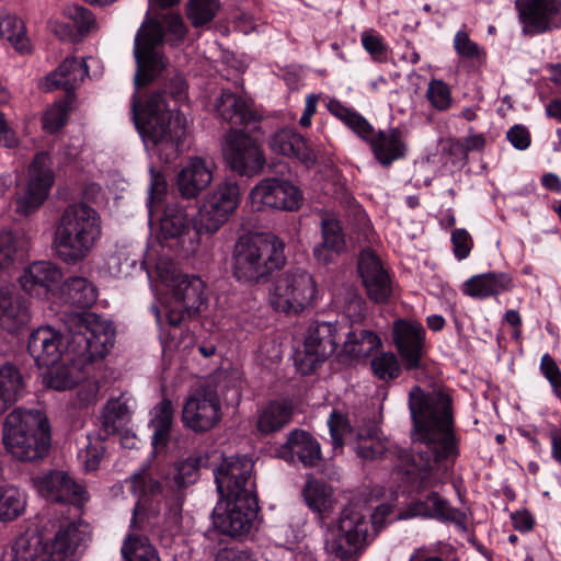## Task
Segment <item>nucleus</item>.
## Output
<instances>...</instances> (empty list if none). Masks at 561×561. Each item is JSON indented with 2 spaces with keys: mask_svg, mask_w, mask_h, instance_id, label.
<instances>
[{
  "mask_svg": "<svg viewBox=\"0 0 561 561\" xmlns=\"http://www.w3.org/2000/svg\"><path fill=\"white\" fill-rule=\"evenodd\" d=\"M291 417V407L286 401H273L257 415L256 428L262 434H271L283 428Z\"/></svg>",
  "mask_w": 561,
  "mask_h": 561,
  "instance_id": "37",
  "label": "nucleus"
},
{
  "mask_svg": "<svg viewBox=\"0 0 561 561\" xmlns=\"http://www.w3.org/2000/svg\"><path fill=\"white\" fill-rule=\"evenodd\" d=\"M61 283V271L47 261H37L30 264L20 277V285L25 293L47 300L57 298Z\"/></svg>",
  "mask_w": 561,
  "mask_h": 561,
  "instance_id": "23",
  "label": "nucleus"
},
{
  "mask_svg": "<svg viewBox=\"0 0 561 561\" xmlns=\"http://www.w3.org/2000/svg\"><path fill=\"white\" fill-rule=\"evenodd\" d=\"M353 134L367 144L376 161L383 168H390L394 161L404 159L408 146L400 128H390L388 133L377 130L360 113L353 110Z\"/></svg>",
  "mask_w": 561,
  "mask_h": 561,
  "instance_id": "13",
  "label": "nucleus"
},
{
  "mask_svg": "<svg viewBox=\"0 0 561 561\" xmlns=\"http://www.w3.org/2000/svg\"><path fill=\"white\" fill-rule=\"evenodd\" d=\"M268 148L275 154L293 158L310 168L317 157L307 140L293 129L283 128L275 131L267 141Z\"/></svg>",
  "mask_w": 561,
  "mask_h": 561,
  "instance_id": "26",
  "label": "nucleus"
},
{
  "mask_svg": "<svg viewBox=\"0 0 561 561\" xmlns=\"http://www.w3.org/2000/svg\"><path fill=\"white\" fill-rule=\"evenodd\" d=\"M144 265L158 302L152 310L160 340L165 347L176 348L181 323L185 317L199 313L205 305L204 283L197 276L182 273L170 248H147Z\"/></svg>",
  "mask_w": 561,
  "mask_h": 561,
  "instance_id": "1",
  "label": "nucleus"
},
{
  "mask_svg": "<svg viewBox=\"0 0 561 561\" xmlns=\"http://www.w3.org/2000/svg\"><path fill=\"white\" fill-rule=\"evenodd\" d=\"M426 99L431 106L445 112L451 106L453 96L449 85L440 79H432L426 91Z\"/></svg>",
  "mask_w": 561,
  "mask_h": 561,
  "instance_id": "53",
  "label": "nucleus"
},
{
  "mask_svg": "<svg viewBox=\"0 0 561 561\" xmlns=\"http://www.w3.org/2000/svg\"><path fill=\"white\" fill-rule=\"evenodd\" d=\"M253 462L245 456H230L215 470V480L221 497L256 496L252 477Z\"/></svg>",
  "mask_w": 561,
  "mask_h": 561,
  "instance_id": "14",
  "label": "nucleus"
},
{
  "mask_svg": "<svg viewBox=\"0 0 561 561\" xmlns=\"http://www.w3.org/2000/svg\"><path fill=\"white\" fill-rule=\"evenodd\" d=\"M512 288V279L506 274L488 273L469 278L463 285V293L476 298L499 295Z\"/></svg>",
  "mask_w": 561,
  "mask_h": 561,
  "instance_id": "36",
  "label": "nucleus"
},
{
  "mask_svg": "<svg viewBox=\"0 0 561 561\" xmlns=\"http://www.w3.org/2000/svg\"><path fill=\"white\" fill-rule=\"evenodd\" d=\"M353 245H374L378 242L377 233L371 221L362 207V205L353 197Z\"/></svg>",
  "mask_w": 561,
  "mask_h": 561,
  "instance_id": "46",
  "label": "nucleus"
},
{
  "mask_svg": "<svg viewBox=\"0 0 561 561\" xmlns=\"http://www.w3.org/2000/svg\"><path fill=\"white\" fill-rule=\"evenodd\" d=\"M115 330L112 323L93 314L79 319L75 331H70L67 347L44 376L46 387L65 391L85 379L90 364L106 356L114 344Z\"/></svg>",
  "mask_w": 561,
  "mask_h": 561,
  "instance_id": "3",
  "label": "nucleus"
},
{
  "mask_svg": "<svg viewBox=\"0 0 561 561\" xmlns=\"http://www.w3.org/2000/svg\"><path fill=\"white\" fill-rule=\"evenodd\" d=\"M2 438L7 451L15 459H41L50 445L47 419L39 411L14 410L5 419Z\"/></svg>",
  "mask_w": 561,
  "mask_h": 561,
  "instance_id": "6",
  "label": "nucleus"
},
{
  "mask_svg": "<svg viewBox=\"0 0 561 561\" xmlns=\"http://www.w3.org/2000/svg\"><path fill=\"white\" fill-rule=\"evenodd\" d=\"M325 549L330 554L346 560L351 551V512L344 507L336 522L331 524L325 534Z\"/></svg>",
  "mask_w": 561,
  "mask_h": 561,
  "instance_id": "32",
  "label": "nucleus"
},
{
  "mask_svg": "<svg viewBox=\"0 0 561 561\" xmlns=\"http://www.w3.org/2000/svg\"><path fill=\"white\" fill-rule=\"evenodd\" d=\"M370 367L374 375L386 382L398 378L402 371L399 359L392 352H383L375 356L370 360Z\"/></svg>",
  "mask_w": 561,
  "mask_h": 561,
  "instance_id": "49",
  "label": "nucleus"
},
{
  "mask_svg": "<svg viewBox=\"0 0 561 561\" xmlns=\"http://www.w3.org/2000/svg\"><path fill=\"white\" fill-rule=\"evenodd\" d=\"M392 340L407 370L423 368L425 329L420 322L396 320L392 325Z\"/></svg>",
  "mask_w": 561,
  "mask_h": 561,
  "instance_id": "21",
  "label": "nucleus"
},
{
  "mask_svg": "<svg viewBox=\"0 0 561 561\" xmlns=\"http://www.w3.org/2000/svg\"><path fill=\"white\" fill-rule=\"evenodd\" d=\"M278 456L287 461H295V457H297L305 467H314L321 460V448L309 433L295 430L290 432L287 442L280 447Z\"/></svg>",
  "mask_w": 561,
  "mask_h": 561,
  "instance_id": "29",
  "label": "nucleus"
},
{
  "mask_svg": "<svg viewBox=\"0 0 561 561\" xmlns=\"http://www.w3.org/2000/svg\"><path fill=\"white\" fill-rule=\"evenodd\" d=\"M454 49L462 59L472 60L478 64L485 62L486 53L484 48L473 42L465 31H458L455 34Z\"/></svg>",
  "mask_w": 561,
  "mask_h": 561,
  "instance_id": "50",
  "label": "nucleus"
},
{
  "mask_svg": "<svg viewBox=\"0 0 561 561\" xmlns=\"http://www.w3.org/2000/svg\"><path fill=\"white\" fill-rule=\"evenodd\" d=\"M61 345L60 333L56 329L45 325L31 333L27 350L38 366H49L62 355Z\"/></svg>",
  "mask_w": 561,
  "mask_h": 561,
  "instance_id": "28",
  "label": "nucleus"
},
{
  "mask_svg": "<svg viewBox=\"0 0 561 561\" xmlns=\"http://www.w3.org/2000/svg\"><path fill=\"white\" fill-rule=\"evenodd\" d=\"M128 407L119 399L110 400L103 412V423L106 427L115 428L119 423L126 420Z\"/></svg>",
  "mask_w": 561,
  "mask_h": 561,
  "instance_id": "59",
  "label": "nucleus"
},
{
  "mask_svg": "<svg viewBox=\"0 0 561 561\" xmlns=\"http://www.w3.org/2000/svg\"><path fill=\"white\" fill-rule=\"evenodd\" d=\"M221 419V404L216 391L198 389L191 393L182 410L184 425L194 432H206Z\"/></svg>",
  "mask_w": 561,
  "mask_h": 561,
  "instance_id": "20",
  "label": "nucleus"
},
{
  "mask_svg": "<svg viewBox=\"0 0 561 561\" xmlns=\"http://www.w3.org/2000/svg\"><path fill=\"white\" fill-rule=\"evenodd\" d=\"M99 389V383L95 380L87 379L78 390L73 405L76 408H85L95 403Z\"/></svg>",
  "mask_w": 561,
  "mask_h": 561,
  "instance_id": "63",
  "label": "nucleus"
},
{
  "mask_svg": "<svg viewBox=\"0 0 561 561\" xmlns=\"http://www.w3.org/2000/svg\"><path fill=\"white\" fill-rule=\"evenodd\" d=\"M214 111L224 121L231 124H243L254 116L250 103L240 95L222 91L214 102Z\"/></svg>",
  "mask_w": 561,
  "mask_h": 561,
  "instance_id": "33",
  "label": "nucleus"
},
{
  "mask_svg": "<svg viewBox=\"0 0 561 561\" xmlns=\"http://www.w3.org/2000/svg\"><path fill=\"white\" fill-rule=\"evenodd\" d=\"M357 456L364 460H375L383 455L386 447L377 436L376 424L368 421L356 435V445L353 446Z\"/></svg>",
  "mask_w": 561,
  "mask_h": 561,
  "instance_id": "42",
  "label": "nucleus"
},
{
  "mask_svg": "<svg viewBox=\"0 0 561 561\" xmlns=\"http://www.w3.org/2000/svg\"><path fill=\"white\" fill-rule=\"evenodd\" d=\"M0 38L9 42L20 53L30 50L24 23L15 15L0 12Z\"/></svg>",
  "mask_w": 561,
  "mask_h": 561,
  "instance_id": "43",
  "label": "nucleus"
},
{
  "mask_svg": "<svg viewBox=\"0 0 561 561\" xmlns=\"http://www.w3.org/2000/svg\"><path fill=\"white\" fill-rule=\"evenodd\" d=\"M96 288L83 277H72L61 283L58 298L79 306L89 307L96 300Z\"/></svg>",
  "mask_w": 561,
  "mask_h": 561,
  "instance_id": "38",
  "label": "nucleus"
},
{
  "mask_svg": "<svg viewBox=\"0 0 561 561\" xmlns=\"http://www.w3.org/2000/svg\"><path fill=\"white\" fill-rule=\"evenodd\" d=\"M54 183L51 161L47 153H37L30 165L28 181L16 198V211L27 216L47 198Z\"/></svg>",
  "mask_w": 561,
  "mask_h": 561,
  "instance_id": "16",
  "label": "nucleus"
},
{
  "mask_svg": "<svg viewBox=\"0 0 561 561\" xmlns=\"http://www.w3.org/2000/svg\"><path fill=\"white\" fill-rule=\"evenodd\" d=\"M89 538L88 525L82 523H68L57 530L45 559L68 561Z\"/></svg>",
  "mask_w": 561,
  "mask_h": 561,
  "instance_id": "30",
  "label": "nucleus"
},
{
  "mask_svg": "<svg viewBox=\"0 0 561 561\" xmlns=\"http://www.w3.org/2000/svg\"><path fill=\"white\" fill-rule=\"evenodd\" d=\"M285 240H279L274 233L247 224L239 229L236 245H285Z\"/></svg>",
  "mask_w": 561,
  "mask_h": 561,
  "instance_id": "47",
  "label": "nucleus"
},
{
  "mask_svg": "<svg viewBox=\"0 0 561 561\" xmlns=\"http://www.w3.org/2000/svg\"><path fill=\"white\" fill-rule=\"evenodd\" d=\"M540 369L543 376L550 381L556 393L561 398V371L556 360L549 354L542 356Z\"/></svg>",
  "mask_w": 561,
  "mask_h": 561,
  "instance_id": "62",
  "label": "nucleus"
},
{
  "mask_svg": "<svg viewBox=\"0 0 561 561\" xmlns=\"http://www.w3.org/2000/svg\"><path fill=\"white\" fill-rule=\"evenodd\" d=\"M219 9L217 0H191L187 5V16L194 26L210 22Z\"/></svg>",
  "mask_w": 561,
  "mask_h": 561,
  "instance_id": "52",
  "label": "nucleus"
},
{
  "mask_svg": "<svg viewBox=\"0 0 561 561\" xmlns=\"http://www.w3.org/2000/svg\"><path fill=\"white\" fill-rule=\"evenodd\" d=\"M201 466H203L202 459L190 457L178 465L174 477L172 479L167 478L163 488L160 482L151 477L147 469H141L133 474L129 478V485L131 492L138 496V502L134 508L131 526L135 525L137 515L145 511L142 500H145L147 495H154L160 492L164 493L165 497L172 501L173 507L171 508V514L174 523H176L181 511V491L187 484L196 480L197 470Z\"/></svg>",
  "mask_w": 561,
  "mask_h": 561,
  "instance_id": "7",
  "label": "nucleus"
},
{
  "mask_svg": "<svg viewBox=\"0 0 561 561\" xmlns=\"http://www.w3.org/2000/svg\"><path fill=\"white\" fill-rule=\"evenodd\" d=\"M523 34L541 35L561 28V0H516Z\"/></svg>",
  "mask_w": 561,
  "mask_h": 561,
  "instance_id": "17",
  "label": "nucleus"
},
{
  "mask_svg": "<svg viewBox=\"0 0 561 561\" xmlns=\"http://www.w3.org/2000/svg\"><path fill=\"white\" fill-rule=\"evenodd\" d=\"M215 164L202 157L190 158L176 175V187L184 198H196L214 180Z\"/></svg>",
  "mask_w": 561,
  "mask_h": 561,
  "instance_id": "25",
  "label": "nucleus"
},
{
  "mask_svg": "<svg viewBox=\"0 0 561 561\" xmlns=\"http://www.w3.org/2000/svg\"><path fill=\"white\" fill-rule=\"evenodd\" d=\"M222 153L231 170L241 175L256 174L265 164L264 154L257 144L237 130L227 134Z\"/></svg>",
  "mask_w": 561,
  "mask_h": 561,
  "instance_id": "19",
  "label": "nucleus"
},
{
  "mask_svg": "<svg viewBox=\"0 0 561 561\" xmlns=\"http://www.w3.org/2000/svg\"><path fill=\"white\" fill-rule=\"evenodd\" d=\"M358 274L366 294L376 304H385L392 295V282L382 262L371 248L362 251Z\"/></svg>",
  "mask_w": 561,
  "mask_h": 561,
  "instance_id": "22",
  "label": "nucleus"
},
{
  "mask_svg": "<svg viewBox=\"0 0 561 561\" xmlns=\"http://www.w3.org/2000/svg\"><path fill=\"white\" fill-rule=\"evenodd\" d=\"M102 236L101 217L84 203L69 205L55 232V245H93Z\"/></svg>",
  "mask_w": 561,
  "mask_h": 561,
  "instance_id": "10",
  "label": "nucleus"
},
{
  "mask_svg": "<svg viewBox=\"0 0 561 561\" xmlns=\"http://www.w3.org/2000/svg\"><path fill=\"white\" fill-rule=\"evenodd\" d=\"M409 409L413 422L412 438L422 447L417 450L420 470L430 471L443 460L458 455L454 433L453 402L442 390L424 391L414 386L409 392Z\"/></svg>",
  "mask_w": 561,
  "mask_h": 561,
  "instance_id": "2",
  "label": "nucleus"
},
{
  "mask_svg": "<svg viewBox=\"0 0 561 561\" xmlns=\"http://www.w3.org/2000/svg\"><path fill=\"white\" fill-rule=\"evenodd\" d=\"M164 30L169 41L176 43L184 38L186 27L179 14H165L161 20L146 18L135 36L134 56L137 64L135 84L145 85L158 76L165 67L163 56L159 51Z\"/></svg>",
  "mask_w": 561,
  "mask_h": 561,
  "instance_id": "5",
  "label": "nucleus"
},
{
  "mask_svg": "<svg viewBox=\"0 0 561 561\" xmlns=\"http://www.w3.org/2000/svg\"><path fill=\"white\" fill-rule=\"evenodd\" d=\"M473 128H469V133H472ZM486 140L483 134H470L469 136L457 140L455 148L458 152L467 156L472 151H482L485 148Z\"/></svg>",
  "mask_w": 561,
  "mask_h": 561,
  "instance_id": "64",
  "label": "nucleus"
},
{
  "mask_svg": "<svg viewBox=\"0 0 561 561\" xmlns=\"http://www.w3.org/2000/svg\"><path fill=\"white\" fill-rule=\"evenodd\" d=\"M285 262L284 248H234L231 270L237 280L253 284L265 280Z\"/></svg>",
  "mask_w": 561,
  "mask_h": 561,
  "instance_id": "12",
  "label": "nucleus"
},
{
  "mask_svg": "<svg viewBox=\"0 0 561 561\" xmlns=\"http://www.w3.org/2000/svg\"><path fill=\"white\" fill-rule=\"evenodd\" d=\"M65 14L73 21L77 26L79 33H88L95 26V20L92 13L82 7L79 5H70L65 10Z\"/></svg>",
  "mask_w": 561,
  "mask_h": 561,
  "instance_id": "61",
  "label": "nucleus"
},
{
  "mask_svg": "<svg viewBox=\"0 0 561 561\" xmlns=\"http://www.w3.org/2000/svg\"><path fill=\"white\" fill-rule=\"evenodd\" d=\"M390 511L389 506L380 505L370 514V520H367L364 515L356 517L353 525V556L370 543Z\"/></svg>",
  "mask_w": 561,
  "mask_h": 561,
  "instance_id": "34",
  "label": "nucleus"
},
{
  "mask_svg": "<svg viewBox=\"0 0 561 561\" xmlns=\"http://www.w3.org/2000/svg\"><path fill=\"white\" fill-rule=\"evenodd\" d=\"M131 110L146 150L164 162L174 160L186 133V117L168 104L164 93L149 95L144 105L134 101Z\"/></svg>",
  "mask_w": 561,
  "mask_h": 561,
  "instance_id": "4",
  "label": "nucleus"
},
{
  "mask_svg": "<svg viewBox=\"0 0 561 561\" xmlns=\"http://www.w3.org/2000/svg\"><path fill=\"white\" fill-rule=\"evenodd\" d=\"M42 551L41 539L37 535H22L3 551V561H33Z\"/></svg>",
  "mask_w": 561,
  "mask_h": 561,
  "instance_id": "45",
  "label": "nucleus"
},
{
  "mask_svg": "<svg viewBox=\"0 0 561 561\" xmlns=\"http://www.w3.org/2000/svg\"><path fill=\"white\" fill-rule=\"evenodd\" d=\"M321 233L323 242L321 245H340L344 242V234L340 221L334 215H324L321 218Z\"/></svg>",
  "mask_w": 561,
  "mask_h": 561,
  "instance_id": "57",
  "label": "nucleus"
},
{
  "mask_svg": "<svg viewBox=\"0 0 561 561\" xmlns=\"http://www.w3.org/2000/svg\"><path fill=\"white\" fill-rule=\"evenodd\" d=\"M26 493L13 485L0 486V522L8 523L20 517L26 508Z\"/></svg>",
  "mask_w": 561,
  "mask_h": 561,
  "instance_id": "41",
  "label": "nucleus"
},
{
  "mask_svg": "<svg viewBox=\"0 0 561 561\" xmlns=\"http://www.w3.org/2000/svg\"><path fill=\"white\" fill-rule=\"evenodd\" d=\"M257 514L256 496L221 497L214 510V525L229 536L250 531Z\"/></svg>",
  "mask_w": 561,
  "mask_h": 561,
  "instance_id": "15",
  "label": "nucleus"
},
{
  "mask_svg": "<svg viewBox=\"0 0 561 561\" xmlns=\"http://www.w3.org/2000/svg\"><path fill=\"white\" fill-rule=\"evenodd\" d=\"M381 346L380 337L370 330L353 332V358H366Z\"/></svg>",
  "mask_w": 561,
  "mask_h": 561,
  "instance_id": "54",
  "label": "nucleus"
},
{
  "mask_svg": "<svg viewBox=\"0 0 561 561\" xmlns=\"http://www.w3.org/2000/svg\"><path fill=\"white\" fill-rule=\"evenodd\" d=\"M332 323L324 322L308 330L302 350L295 354V365L302 375L314 371L336 350V337Z\"/></svg>",
  "mask_w": 561,
  "mask_h": 561,
  "instance_id": "18",
  "label": "nucleus"
},
{
  "mask_svg": "<svg viewBox=\"0 0 561 561\" xmlns=\"http://www.w3.org/2000/svg\"><path fill=\"white\" fill-rule=\"evenodd\" d=\"M413 515L434 517L443 520L460 522L462 514L448 505L437 493L432 492L423 501L414 503Z\"/></svg>",
  "mask_w": 561,
  "mask_h": 561,
  "instance_id": "40",
  "label": "nucleus"
},
{
  "mask_svg": "<svg viewBox=\"0 0 561 561\" xmlns=\"http://www.w3.org/2000/svg\"><path fill=\"white\" fill-rule=\"evenodd\" d=\"M122 554L127 561H160L154 548L147 539L129 536L122 547Z\"/></svg>",
  "mask_w": 561,
  "mask_h": 561,
  "instance_id": "48",
  "label": "nucleus"
},
{
  "mask_svg": "<svg viewBox=\"0 0 561 561\" xmlns=\"http://www.w3.org/2000/svg\"><path fill=\"white\" fill-rule=\"evenodd\" d=\"M104 442L98 436H88L79 449L78 459L87 471L95 470L104 454Z\"/></svg>",
  "mask_w": 561,
  "mask_h": 561,
  "instance_id": "51",
  "label": "nucleus"
},
{
  "mask_svg": "<svg viewBox=\"0 0 561 561\" xmlns=\"http://www.w3.org/2000/svg\"><path fill=\"white\" fill-rule=\"evenodd\" d=\"M318 293L313 276L302 268H291L273 283L270 301L274 309L297 313L312 305Z\"/></svg>",
  "mask_w": 561,
  "mask_h": 561,
  "instance_id": "9",
  "label": "nucleus"
},
{
  "mask_svg": "<svg viewBox=\"0 0 561 561\" xmlns=\"http://www.w3.org/2000/svg\"><path fill=\"white\" fill-rule=\"evenodd\" d=\"M328 426L334 449H342L344 437L351 432L347 412L334 409L328 420Z\"/></svg>",
  "mask_w": 561,
  "mask_h": 561,
  "instance_id": "55",
  "label": "nucleus"
},
{
  "mask_svg": "<svg viewBox=\"0 0 561 561\" xmlns=\"http://www.w3.org/2000/svg\"><path fill=\"white\" fill-rule=\"evenodd\" d=\"M174 409L169 400H162L151 411L152 445L154 450L163 448L172 426Z\"/></svg>",
  "mask_w": 561,
  "mask_h": 561,
  "instance_id": "39",
  "label": "nucleus"
},
{
  "mask_svg": "<svg viewBox=\"0 0 561 561\" xmlns=\"http://www.w3.org/2000/svg\"><path fill=\"white\" fill-rule=\"evenodd\" d=\"M302 203V192L290 180L267 176L250 191L248 205L253 211H296Z\"/></svg>",
  "mask_w": 561,
  "mask_h": 561,
  "instance_id": "11",
  "label": "nucleus"
},
{
  "mask_svg": "<svg viewBox=\"0 0 561 561\" xmlns=\"http://www.w3.org/2000/svg\"><path fill=\"white\" fill-rule=\"evenodd\" d=\"M23 389V381L19 370L7 364L0 367V413L16 401Z\"/></svg>",
  "mask_w": 561,
  "mask_h": 561,
  "instance_id": "44",
  "label": "nucleus"
},
{
  "mask_svg": "<svg viewBox=\"0 0 561 561\" xmlns=\"http://www.w3.org/2000/svg\"><path fill=\"white\" fill-rule=\"evenodd\" d=\"M33 485L44 497L80 505L87 500L84 488L65 471H51L33 478Z\"/></svg>",
  "mask_w": 561,
  "mask_h": 561,
  "instance_id": "24",
  "label": "nucleus"
},
{
  "mask_svg": "<svg viewBox=\"0 0 561 561\" xmlns=\"http://www.w3.org/2000/svg\"><path fill=\"white\" fill-rule=\"evenodd\" d=\"M302 495L307 506L317 514L319 522L324 524L337 503L331 486L322 481L309 479L302 489Z\"/></svg>",
  "mask_w": 561,
  "mask_h": 561,
  "instance_id": "31",
  "label": "nucleus"
},
{
  "mask_svg": "<svg viewBox=\"0 0 561 561\" xmlns=\"http://www.w3.org/2000/svg\"><path fill=\"white\" fill-rule=\"evenodd\" d=\"M362 44L365 50L376 61H383L387 58V45L382 37L374 31H366L362 35Z\"/></svg>",
  "mask_w": 561,
  "mask_h": 561,
  "instance_id": "60",
  "label": "nucleus"
},
{
  "mask_svg": "<svg viewBox=\"0 0 561 561\" xmlns=\"http://www.w3.org/2000/svg\"><path fill=\"white\" fill-rule=\"evenodd\" d=\"M68 105L66 102H58L48 107L43 116V128L48 133H56L67 122Z\"/></svg>",
  "mask_w": 561,
  "mask_h": 561,
  "instance_id": "56",
  "label": "nucleus"
},
{
  "mask_svg": "<svg viewBox=\"0 0 561 561\" xmlns=\"http://www.w3.org/2000/svg\"><path fill=\"white\" fill-rule=\"evenodd\" d=\"M88 75L89 70L85 59L67 57L54 71L44 78L41 87L45 91L61 89L70 92L79 88Z\"/></svg>",
  "mask_w": 561,
  "mask_h": 561,
  "instance_id": "27",
  "label": "nucleus"
},
{
  "mask_svg": "<svg viewBox=\"0 0 561 561\" xmlns=\"http://www.w3.org/2000/svg\"><path fill=\"white\" fill-rule=\"evenodd\" d=\"M190 230L185 206L179 201L168 203L159 219V236L162 240L179 239Z\"/></svg>",
  "mask_w": 561,
  "mask_h": 561,
  "instance_id": "35",
  "label": "nucleus"
},
{
  "mask_svg": "<svg viewBox=\"0 0 561 561\" xmlns=\"http://www.w3.org/2000/svg\"><path fill=\"white\" fill-rule=\"evenodd\" d=\"M240 203V187L237 183L225 181L219 183L208 193L196 215L192 220V227L197 239H190L193 243L202 242L203 236L215 233L234 213Z\"/></svg>",
  "mask_w": 561,
  "mask_h": 561,
  "instance_id": "8",
  "label": "nucleus"
},
{
  "mask_svg": "<svg viewBox=\"0 0 561 561\" xmlns=\"http://www.w3.org/2000/svg\"><path fill=\"white\" fill-rule=\"evenodd\" d=\"M168 184L161 174L151 175V183L148 192V210L150 222H152L154 213L157 211L158 204H160L163 199V196L167 194Z\"/></svg>",
  "mask_w": 561,
  "mask_h": 561,
  "instance_id": "58",
  "label": "nucleus"
}]
</instances>
